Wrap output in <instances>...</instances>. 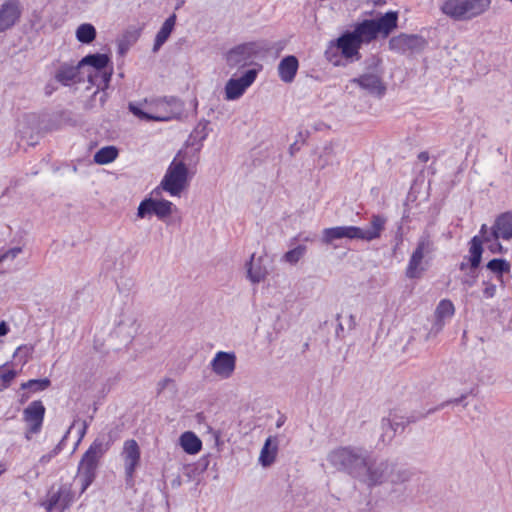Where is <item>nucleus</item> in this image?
Segmentation results:
<instances>
[{"instance_id": "1", "label": "nucleus", "mask_w": 512, "mask_h": 512, "mask_svg": "<svg viewBox=\"0 0 512 512\" xmlns=\"http://www.w3.org/2000/svg\"><path fill=\"white\" fill-rule=\"evenodd\" d=\"M398 13L389 11L378 19H365L354 25L352 31H346L339 36L333 45L340 50L341 55L351 62L361 59L360 48L369 44L378 36L387 38L397 27Z\"/></svg>"}, {"instance_id": "2", "label": "nucleus", "mask_w": 512, "mask_h": 512, "mask_svg": "<svg viewBox=\"0 0 512 512\" xmlns=\"http://www.w3.org/2000/svg\"><path fill=\"white\" fill-rule=\"evenodd\" d=\"M110 441L96 438L79 461L77 472L71 484L81 496L95 481L101 457L109 450Z\"/></svg>"}, {"instance_id": "3", "label": "nucleus", "mask_w": 512, "mask_h": 512, "mask_svg": "<svg viewBox=\"0 0 512 512\" xmlns=\"http://www.w3.org/2000/svg\"><path fill=\"white\" fill-rule=\"evenodd\" d=\"M492 0H440L439 9L448 18L466 22L485 15Z\"/></svg>"}, {"instance_id": "4", "label": "nucleus", "mask_w": 512, "mask_h": 512, "mask_svg": "<svg viewBox=\"0 0 512 512\" xmlns=\"http://www.w3.org/2000/svg\"><path fill=\"white\" fill-rule=\"evenodd\" d=\"M386 218L381 215H373L371 218V226L368 229H362L356 226H338L326 228L323 231V242L330 244L336 239H361L372 241L381 236L386 224Z\"/></svg>"}, {"instance_id": "5", "label": "nucleus", "mask_w": 512, "mask_h": 512, "mask_svg": "<svg viewBox=\"0 0 512 512\" xmlns=\"http://www.w3.org/2000/svg\"><path fill=\"white\" fill-rule=\"evenodd\" d=\"M129 110L138 118L153 121H168L182 112V103L176 99H159L141 105L129 104Z\"/></svg>"}, {"instance_id": "6", "label": "nucleus", "mask_w": 512, "mask_h": 512, "mask_svg": "<svg viewBox=\"0 0 512 512\" xmlns=\"http://www.w3.org/2000/svg\"><path fill=\"white\" fill-rule=\"evenodd\" d=\"M365 454L359 448L339 447L328 454L327 460L336 470L346 472L356 479L361 465L364 464Z\"/></svg>"}, {"instance_id": "7", "label": "nucleus", "mask_w": 512, "mask_h": 512, "mask_svg": "<svg viewBox=\"0 0 512 512\" xmlns=\"http://www.w3.org/2000/svg\"><path fill=\"white\" fill-rule=\"evenodd\" d=\"M391 472V463L366 453L356 480L368 487H374L388 481Z\"/></svg>"}, {"instance_id": "8", "label": "nucleus", "mask_w": 512, "mask_h": 512, "mask_svg": "<svg viewBox=\"0 0 512 512\" xmlns=\"http://www.w3.org/2000/svg\"><path fill=\"white\" fill-rule=\"evenodd\" d=\"M187 173L186 165L179 159V156L175 157L161 181L160 186L152 192V195L160 196L161 191H166L171 196H178L186 185Z\"/></svg>"}, {"instance_id": "9", "label": "nucleus", "mask_w": 512, "mask_h": 512, "mask_svg": "<svg viewBox=\"0 0 512 512\" xmlns=\"http://www.w3.org/2000/svg\"><path fill=\"white\" fill-rule=\"evenodd\" d=\"M109 57L105 54H93L80 61V67H89L87 72L89 82L97 88H105L111 79L112 69H108Z\"/></svg>"}, {"instance_id": "10", "label": "nucleus", "mask_w": 512, "mask_h": 512, "mask_svg": "<svg viewBox=\"0 0 512 512\" xmlns=\"http://www.w3.org/2000/svg\"><path fill=\"white\" fill-rule=\"evenodd\" d=\"M80 495L69 481L61 482L57 488L52 487L41 506L47 512H64Z\"/></svg>"}, {"instance_id": "11", "label": "nucleus", "mask_w": 512, "mask_h": 512, "mask_svg": "<svg viewBox=\"0 0 512 512\" xmlns=\"http://www.w3.org/2000/svg\"><path fill=\"white\" fill-rule=\"evenodd\" d=\"M119 458L124 469L126 484L131 486L134 481V474L141 462V450L136 440L128 439L124 441Z\"/></svg>"}, {"instance_id": "12", "label": "nucleus", "mask_w": 512, "mask_h": 512, "mask_svg": "<svg viewBox=\"0 0 512 512\" xmlns=\"http://www.w3.org/2000/svg\"><path fill=\"white\" fill-rule=\"evenodd\" d=\"M261 48L256 42L237 45L226 54V63L232 69H241L251 65Z\"/></svg>"}, {"instance_id": "13", "label": "nucleus", "mask_w": 512, "mask_h": 512, "mask_svg": "<svg viewBox=\"0 0 512 512\" xmlns=\"http://www.w3.org/2000/svg\"><path fill=\"white\" fill-rule=\"evenodd\" d=\"M115 332L125 340L132 339L138 332L139 325L129 307H116L112 316Z\"/></svg>"}, {"instance_id": "14", "label": "nucleus", "mask_w": 512, "mask_h": 512, "mask_svg": "<svg viewBox=\"0 0 512 512\" xmlns=\"http://www.w3.org/2000/svg\"><path fill=\"white\" fill-rule=\"evenodd\" d=\"M45 407L39 400L31 402L23 410V421L25 423V439L30 441L34 435L40 433L44 421Z\"/></svg>"}, {"instance_id": "15", "label": "nucleus", "mask_w": 512, "mask_h": 512, "mask_svg": "<svg viewBox=\"0 0 512 512\" xmlns=\"http://www.w3.org/2000/svg\"><path fill=\"white\" fill-rule=\"evenodd\" d=\"M433 251V242L428 234L420 237L417 247L412 253L407 269L406 276L410 279L419 278L424 268L421 267L422 260L425 254Z\"/></svg>"}, {"instance_id": "16", "label": "nucleus", "mask_w": 512, "mask_h": 512, "mask_svg": "<svg viewBox=\"0 0 512 512\" xmlns=\"http://www.w3.org/2000/svg\"><path fill=\"white\" fill-rule=\"evenodd\" d=\"M469 253L470 268L469 271L465 273L461 279V283L466 290L468 288L473 287L477 282V268L480 265L483 253L482 240L480 239V237L474 236L471 239Z\"/></svg>"}, {"instance_id": "17", "label": "nucleus", "mask_w": 512, "mask_h": 512, "mask_svg": "<svg viewBox=\"0 0 512 512\" xmlns=\"http://www.w3.org/2000/svg\"><path fill=\"white\" fill-rule=\"evenodd\" d=\"M351 83L358 85L370 95L382 97L386 92V85L382 80L381 73L378 70L361 74L353 78Z\"/></svg>"}, {"instance_id": "18", "label": "nucleus", "mask_w": 512, "mask_h": 512, "mask_svg": "<svg viewBox=\"0 0 512 512\" xmlns=\"http://www.w3.org/2000/svg\"><path fill=\"white\" fill-rule=\"evenodd\" d=\"M236 359L234 352L219 351L210 363L211 370L219 378L228 379L235 371Z\"/></svg>"}, {"instance_id": "19", "label": "nucleus", "mask_w": 512, "mask_h": 512, "mask_svg": "<svg viewBox=\"0 0 512 512\" xmlns=\"http://www.w3.org/2000/svg\"><path fill=\"white\" fill-rule=\"evenodd\" d=\"M426 46L424 38L418 35L400 34L389 40V48L399 53L419 52Z\"/></svg>"}, {"instance_id": "20", "label": "nucleus", "mask_w": 512, "mask_h": 512, "mask_svg": "<svg viewBox=\"0 0 512 512\" xmlns=\"http://www.w3.org/2000/svg\"><path fill=\"white\" fill-rule=\"evenodd\" d=\"M257 69H249L239 78H231L225 85V96L227 100H235L243 95L245 90L255 81Z\"/></svg>"}, {"instance_id": "21", "label": "nucleus", "mask_w": 512, "mask_h": 512, "mask_svg": "<svg viewBox=\"0 0 512 512\" xmlns=\"http://www.w3.org/2000/svg\"><path fill=\"white\" fill-rule=\"evenodd\" d=\"M21 15V6L19 0H6L0 6V32H3L19 20Z\"/></svg>"}, {"instance_id": "22", "label": "nucleus", "mask_w": 512, "mask_h": 512, "mask_svg": "<svg viewBox=\"0 0 512 512\" xmlns=\"http://www.w3.org/2000/svg\"><path fill=\"white\" fill-rule=\"evenodd\" d=\"M493 240L512 239V212L500 214L492 226Z\"/></svg>"}, {"instance_id": "23", "label": "nucleus", "mask_w": 512, "mask_h": 512, "mask_svg": "<svg viewBox=\"0 0 512 512\" xmlns=\"http://www.w3.org/2000/svg\"><path fill=\"white\" fill-rule=\"evenodd\" d=\"M247 277L252 283H260L268 275L267 266L264 264V257H256L252 254L246 263Z\"/></svg>"}, {"instance_id": "24", "label": "nucleus", "mask_w": 512, "mask_h": 512, "mask_svg": "<svg viewBox=\"0 0 512 512\" xmlns=\"http://www.w3.org/2000/svg\"><path fill=\"white\" fill-rule=\"evenodd\" d=\"M298 59L295 56L284 57L278 65V73L280 79L285 83H290L294 80L298 70Z\"/></svg>"}, {"instance_id": "25", "label": "nucleus", "mask_w": 512, "mask_h": 512, "mask_svg": "<svg viewBox=\"0 0 512 512\" xmlns=\"http://www.w3.org/2000/svg\"><path fill=\"white\" fill-rule=\"evenodd\" d=\"M278 451L277 437L269 436L261 449L259 462L263 467H268L274 463Z\"/></svg>"}, {"instance_id": "26", "label": "nucleus", "mask_w": 512, "mask_h": 512, "mask_svg": "<svg viewBox=\"0 0 512 512\" xmlns=\"http://www.w3.org/2000/svg\"><path fill=\"white\" fill-rule=\"evenodd\" d=\"M81 70L82 67H80V62L77 66L64 64L59 68L56 74V79L64 85H69L70 83L78 80Z\"/></svg>"}, {"instance_id": "27", "label": "nucleus", "mask_w": 512, "mask_h": 512, "mask_svg": "<svg viewBox=\"0 0 512 512\" xmlns=\"http://www.w3.org/2000/svg\"><path fill=\"white\" fill-rule=\"evenodd\" d=\"M176 21V16L171 15L166 21L163 23L159 32L156 35L155 42L153 45V52H157L161 46L166 42L168 37L170 36Z\"/></svg>"}, {"instance_id": "28", "label": "nucleus", "mask_w": 512, "mask_h": 512, "mask_svg": "<svg viewBox=\"0 0 512 512\" xmlns=\"http://www.w3.org/2000/svg\"><path fill=\"white\" fill-rule=\"evenodd\" d=\"M75 36L80 43L89 44L96 38V29L90 23H83L77 27Z\"/></svg>"}, {"instance_id": "29", "label": "nucleus", "mask_w": 512, "mask_h": 512, "mask_svg": "<svg viewBox=\"0 0 512 512\" xmlns=\"http://www.w3.org/2000/svg\"><path fill=\"white\" fill-rule=\"evenodd\" d=\"M118 155V150L114 146H106L98 150L94 155V162L105 165L113 162Z\"/></svg>"}, {"instance_id": "30", "label": "nucleus", "mask_w": 512, "mask_h": 512, "mask_svg": "<svg viewBox=\"0 0 512 512\" xmlns=\"http://www.w3.org/2000/svg\"><path fill=\"white\" fill-rule=\"evenodd\" d=\"M139 33L137 31H128L118 41V53L125 55L130 47L137 41Z\"/></svg>"}, {"instance_id": "31", "label": "nucleus", "mask_w": 512, "mask_h": 512, "mask_svg": "<svg viewBox=\"0 0 512 512\" xmlns=\"http://www.w3.org/2000/svg\"><path fill=\"white\" fill-rule=\"evenodd\" d=\"M196 419L199 425H203L205 431L202 433L204 440L211 444L217 445L219 441V434L212 430V428L204 423L205 417L202 413L196 415Z\"/></svg>"}, {"instance_id": "32", "label": "nucleus", "mask_w": 512, "mask_h": 512, "mask_svg": "<svg viewBox=\"0 0 512 512\" xmlns=\"http://www.w3.org/2000/svg\"><path fill=\"white\" fill-rule=\"evenodd\" d=\"M487 268L493 273L502 275L503 273L510 272L511 264L505 259L495 258L487 263Z\"/></svg>"}, {"instance_id": "33", "label": "nucleus", "mask_w": 512, "mask_h": 512, "mask_svg": "<svg viewBox=\"0 0 512 512\" xmlns=\"http://www.w3.org/2000/svg\"><path fill=\"white\" fill-rule=\"evenodd\" d=\"M455 308L453 303L448 299H443L438 304L435 314L438 321L443 320L444 318L451 317L454 314Z\"/></svg>"}, {"instance_id": "34", "label": "nucleus", "mask_w": 512, "mask_h": 512, "mask_svg": "<svg viewBox=\"0 0 512 512\" xmlns=\"http://www.w3.org/2000/svg\"><path fill=\"white\" fill-rule=\"evenodd\" d=\"M403 429V426L399 422L392 421L389 418H383L381 420V428L383 430L382 441H385V437L387 436L389 439L398 431L399 428Z\"/></svg>"}, {"instance_id": "35", "label": "nucleus", "mask_w": 512, "mask_h": 512, "mask_svg": "<svg viewBox=\"0 0 512 512\" xmlns=\"http://www.w3.org/2000/svg\"><path fill=\"white\" fill-rule=\"evenodd\" d=\"M154 198V214L158 217L163 218L172 213V203L167 200H158L157 197L153 195Z\"/></svg>"}, {"instance_id": "36", "label": "nucleus", "mask_w": 512, "mask_h": 512, "mask_svg": "<svg viewBox=\"0 0 512 512\" xmlns=\"http://www.w3.org/2000/svg\"><path fill=\"white\" fill-rule=\"evenodd\" d=\"M50 385V380L45 379H32L25 383H22L21 388L22 389H30L33 392L37 391H43L47 389Z\"/></svg>"}, {"instance_id": "37", "label": "nucleus", "mask_w": 512, "mask_h": 512, "mask_svg": "<svg viewBox=\"0 0 512 512\" xmlns=\"http://www.w3.org/2000/svg\"><path fill=\"white\" fill-rule=\"evenodd\" d=\"M305 252L306 246L299 245L296 248L287 251L283 256V259L285 262L290 264H296L304 256Z\"/></svg>"}, {"instance_id": "38", "label": "nucleus", "mask_w": 512, "mask_h": 512, "mask_svg": "<svg viewBox=\"0 0 512 512\" xmlns=\"http://www.w3.org/2000/svg\"><path fill=\"white\" fill-rule=\"evenodd\" d=\"M154 213V198L143 200L137 210L139 218H145L147 215Z\"/></svg>"}, {"instance_id": "39", "label": "nucleus", "mask_w": 512, "mask_h": 512, "mask_svg": "<svg viewBox=\"0 0 512 512\" xmlns=\"http://www.w3.org/2000/svg\"><path fill=\"white\" fill-rule=\"evenodd\" d=\"M410 472L408 470H398L394 471V466L392 465V472L389 476L388 481L391 483L397 484V483H403L410 479Z\"/></svg>"}, {"instance_id": "40", "label": "nucleus", "mask_w": 512, "mask_h": 512, "mask_svg": "<svg viewBox=\"0 0 512 512\" xmlns=\"http://www.w3.org/2000/svg\"><path fill=\"white\" fill-rule=\"evenodd\" d=\"M207 126L208 122H199L197 126L194 129V147L196 146V139L199 140V142L203 141L207 135Z\"/></svg>"}, {"instance_id": "41", "label": "nucleus", "mask_w": 512, "mask_h": 512, "mask_svg": "<svg viewBox=\"0 0 512 512\" xmlns=\"http://www.w3.org/2000/svg\"><path fill=\"white\" fill-rule=\"evenodd\" d=\"M180 445L187 454H192V432L187 431L180 437Z\"/></svg>"}, {"instance_id": "42", "label": "nucleus", "mask_w": 512, "mask_h": 512, "mask_svg": "<svg viewBox=\"0 0 512 512\" xmlns=\"http://www.w3.org/2000/svg\"><path fill=\"white\" fill-rule=\"evenodd\" d=\"M22 249L20 247H13L3 254L0 255V264L6 261H13L20 253Z\"/></svg>"}, {"instance_id": "43", "label": "nucleus", "mask_w": 512, "mask_h": 512, "mask_svg": "<svg viewBox=\"0 0 512 512\" xmlns=\"http://www.w3.org/2000/svg\"><path fill=\"white\" fill-rule=\"evenodd\" d=\"M40 474L41 472L39 470L38 464H34L31 468L23 473L22 478L25 481H34L40 476Z\"/></svg>"}, {"instance_id": "44", "label": "nucleus", "mask_w": 512, "mask_h": 512, "mask_svg": "<svg viewBox=\"0 0 512 512\" xmlns=\"http://www.w3.org/2000/svg\"><path fill=\"white\" fill-rule=\"evenodd\" d=\"M465 398H466V395H461V397H459V398H455V399H452V400H449V401L442 402L438 407H436V408H434L432 410H429L428 413L434 412V411H436L438 409H442V408L446 407L449 404L462 403Z\"/></svg>"}, {"instance_id": "45", "label": "nucleus", "mask_w": 512, "mask_h": 512, "mask_svg": "<svg viewBox=\"0 0 512 512\" xmlns=\"http://www.w3.org/2000/svg\"><path fill=\"white\" fill-rule=\"evenodd\" d=\"M484 285H485V288L483 289V295L486 298L494 297V295L496 293V285H494L492 283H487V282H484Z\"/></svg>"}, {"instance_id": "46", "label": "nucleus", "mask_w": 512, "mask_h": 512, "mask_svg": "<svg viewBox=\"0 0 512 512\" xmlns=\"http://www.w3.org/2000/svg\"><path fill=\"white\" fill-rule=\"evenodd\" d=\"M480 234L481 235H477V236L480 237V239L482 240V243L483 242H490L493 239L492 232L490 234H488V230H487V225L486 224H483L481 226Z\"/></svg>"}, {"instance_id": "47", "label": "nucleus", "mask_w": 512, "mask_h": 512, "mask_svg": "<svg viewBox=\"0 0 512 512\" xmlns=\"http://www.w3.org/2000/svg\"><path fill=\"white\" fill-rule=\"evenodd\" d=\"M57 454V449H55L53 452H50V453H47V454H44L42 455L38 462L36 464H38V466L40 465H46L48 464L51 459Z\"/></svg>"}, {"instance_id": "48", "label": "nucleus", "mask_w": 512, "mask_h": 512, "mask_svg": "<svg viewBox=\"0 0 512 512\" xmlns=\"http://www.w3.org/2000/svg\"><path fill=\"white\" fill-rule=\"evenodd\" d=\"M16 371L14 370H8L1 374V378L5 384V386H8L9 383L15 378Z\"/></svg>"}, {"instance_id": "49", "label": "nucleus", "mask_w": 512, "mask_h": 512, "mask_svg": "<svg viewBox=\"0 0 512 512\" xmlns=\"http://www.w3.org/2000/svg\"><path fill=\"white\" fill-rule=\"evenodd\" d=\"M489 250L492 252V253H501L503 251V247L502 245L498 242V240H494V243H492L491 245H489Z\"/></svg>"}, {"instance_id": "50", "label": "nucleus", "mask_w": 512, "mask_h": 512, "mask_svg": "<svg viewBox=\"0 0 512 512\" xmlns=\"http://www.w3.org/2000/svg\"><path fill=\"white\" fill-rule=\"evenodd\" d=\"M469 268H470V261H469V257H465L464 258V261H462L459 265V269L465 273H467L469 271Z\"/></svg>"}, {"instance_id": "51", "label": "nucleus", "mask_w": 512, "mask_h": 512, "mask_svg": "<svg viewBox=\"0 0 512 512\" xmlns=\"http://www.w3.org/2000/svg\"><path fill=\"white\" fill-rule=\"evenodd\" d=\"M481 413H482L481 405H478V404H474L472 406V409L469 411V415L471 418H474L477 414H481Z\"/></svg>"}, {"instance_id": "52", "label": "nucleus", "mask_w": 512, "mask_h": 512, "mask_svg": "<svg viewBox=\"0 0 512 512\" xmlns=\"http://www.w3.org/2000/svg\"><path fill=\"white\" fill-rule=\"evenodd\" d=\"M202 448V441L194 434V454L198 453Z\"/></svg>"}, {"instance_id": "53", "label": "nucleus", "mask_w": 512, "mask_h": 512, "mask_svg": "<svg viewBox=\"0 0 512 512\" xmlns=\"http://www.w3.org/2000/svg\"><path fill=\"white\" fill-rule=\"evenodd\" d=\"M9 332V328L5 321L0 323V336H5Z\"/></svg>"}, {"instance_id": "54", "label": "nucleus", "mask_w": 512, "mask_h": 512, "mask_svg": "<svg viewBox=\"0 0 512 512\" xmlns=\"http://www.w3.org/2000/svg\"><path fill=\"white\" fill-rule=\"evenodd\" d=\"M429 153L426 152V151H423V152H420L418 154V159L421 161V162H428L429 161Z\"/></svg>"}, {"instance_id": "55", "label": "nucleus", "mask_w": 512, "mask_h": 512, "mask_svg": "<svg viewBox=\"0 0 512 512\" xmlns=\"http://www.w3.org/2000/svg\"><path fill=\"white\" fill-rule=\"evenodd\" d=\"M356 325H357V323H356L355 316L354 315H350L349 316V321H348V329L349 330H353L356 327Z\"/></svg>"}, {"instance_id": "56", "label": "nucleus", "mask_w": 512, "mask_h": 512, "mask_svg": "<svg viewBox=\"0 0 512 512\" xmlns=\"http://www.w3.org/2000/svg\"><path fill=\"white\" fill-rule=\"evenodd\" d=\"M87 423L86 421H83L81 423V430H80V437H79V441L84 437L85 433H86V430H87Z\"/></svg>"}, {"instance_id": "57", "label": "nucleus", "mask_w": 512, "mask_h": 512, "mask_svg": "<svg viewBox=\"0 0 512 512\" xmlns=\"http://www.w3.org/2000/svg\"><path fill=\"white\" fill-rule=\"evenodd\" d=\"M344 331V327L342 325V323H338V326H337V329H336V334L338 337H340V333Z\"/></svg>"}, {"instance_id": "58", "label": "nucleus", "mask_w": 512, "mask_h": 512, "mask_svg": "<svg viewBox=\"0 0 512 512\" xmlns=\"http://www.w3.org/2000/svg\"><path fill=\"white\" fill-rule=\"evenodd\" d=\"M383 3H385L384 0H374V4L375 5H380V4H383Z\"/></svg>"}, {"instance_id": "59", "label": "nucleus", "mask_w": 512, "mask_h": 512, "mask_svg": "<svg viewBox=\"0 0 512 512\" xmlns=\"http://www.w3.org/2000/svg\"><path fill=\"white\" fill-rule=\"evenodd\" d=\"M5 467L0 464V475H2L5 472Z\"/></svg>"}, {"instance_id": "60", "label": "nucleus", "mask_w": 512, "mask_h": 512, "mask_svg": "<svg viewBox=\"0 0 512 512\" xmlns=\"http://www.w3.org/2000/svg\"><path fill=\"white\" fill-rule=\"evenodd\" d=\"M76 421L73 422V424L70 426V429H72L76 425Z\"/></svg>"}]
</instances>
